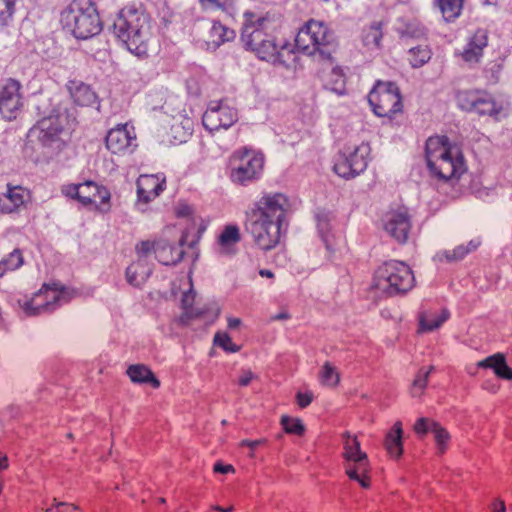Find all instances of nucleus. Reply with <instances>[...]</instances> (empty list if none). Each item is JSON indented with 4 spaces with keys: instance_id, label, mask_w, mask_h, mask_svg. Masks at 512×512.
Listing matches in <instances>:
<instances>
[{
    "instance_id": "obj_1",
    "label": "nucleus",
    "mask_w": 512,
    "mask_h": 512,
    "mask_svg": "<svg viewBox=\"0 0 512 512\" xmlns=\"http://www.w3.org/2000/svg\"><path fill=\"white\" fill-rule=\"evenodd\" d=\"M291 207L289 197L281 192H263L254 202L248 213L247 231L259 249L270 251L279 245Z\"/></svg>"
},
{
    "instance_id": "obj_2",
    "label": "nucleus",
    "mask_w": 512,
    "mask_h": 512,
    "mask_svg": "<svg viewBox=\"0 0 512 512\" xmlns=\"http://www.w3.org/2000/svg\"><path fill=\"white\" fill-rule=\"evenodd\" d=\"M52 98H36L32 104L35 114L42 116L27 132V142L33 146L50 147L69 138L76 126V118L65 109H51Z\"/></svg>"
},
{
    "instance_id": "obj_3",
    "label": "nucleus",
    "mask_w": 512,
    "mask_h": 512,
    "mask_svg": "<svg viewBox=\"0 0 512 512\" xmlns=\"http://www.w3.org/2000/svg\"><path fill=\"white\" fill-rule=\"evenodd\" d=\"M425 158L431 174L439 180H458L467 170L461 149L447 136H432L426 141Z\"/></svg>"
},
{
    "instance_id": "obj_4",
    "label": "nucleus",
    "mask_w": 512,
    "mask_h": 512,
    "mask_svg": "<svg viewBox=\"0 0 512 512\" xmlns=\"http://www.w3.org/2000/svg\"><path fill=\"white\" fill-rule=\"evenodd\" d=\"M149 16L141 6L128 5L122 8L113 23L114 35L137 55L146 52L149 38Z\"/></svg>"
},
{
    "instance_id": "obj_5",
    "label": "nucleus",
    "mask_w": 512,
    "mask_h": 512,
    "mask_svg": "<svg viewBox=\"0 0 512 512\" xmlns=\"http://www.w3.org/2000/svg\"><path fill=\"white\" fill-rule=\"evenodd\" d=\"M265 19H259L258 25H246L241 39L246 49L255 52L262 60L275 65L288 67L295 61L293 51L285 44L278 45L273 36L264 32Z\"/></svg>"
},
{
    "instance_id": "obj_6",
    "label": "nucleus",
    "mask_w": 512,
    "mask_h": 512,
    "mask_svg": "<svg viewBox=\"0 0 512 512\" xmlns=\"http://www.w3.org/2000/svg\"><path fill=\"white\" fill-rule=\"evenodd\" d=\"M60 21L63 29L79 40L92 38L102 30L99 13L91 0H73L61 12Z\"/></svg>"
},
{
    "instance_id": "obj_7",
    "label": "nucleus",
    "mask_w": 512,
    "mask_h": 512,
    "mask_svg": "<svg viewBox=\"0 0 512 512\" xmlns=\"http://www.w3.org/2000/svg\"><path fill=\"white\" fill-rule=\"evenodd\" d=\"M414 286V273L403 261H385L374 272L373 287L385 296L405 295Z\"/></svg>"
},
{
    "instance_id": "obj_8",
    "label": "nucleus",
    "mask_w": 512,
    "mask_h": 512,
    "mask_svg": "<svg viewBox=\"0 0 512 512\" xmlns=\"http://www.w3.org/2000/svg\"><path fill=\"white\" fill-rule=\"evenodd\" d=\"M264 156L255 150L242 148L229 157L228 171L232 183L247 186L260 179L264 169Z\"/></svg>"
},
{
    "instance_id": "obj_9",
    "label": "nucleus",
    "mask_w": 512,
    "mask_h": 512,
    "mask_svg": "<svg viewBox=\"0 0 512 512\" xmlns=\"http://www.w3.org/2000/svg\"><path fill=\"white\" fill-rule=\"evenodd\" d=\"M161 108L171 118L163 141L170 145L186 143L193 134L192 110L187 111L181 98H167Z\"/></svg>"
},
{
    "instance_id": "obj_10",
    "label": "nucleus",
    "mask_w": 512,
    "mask_h": 512,
    "mask_svg": "<svg viewBox=\"0 0 512 512\" xmlns=\"http://www.w3.org/2000/svg\"><path fill=\"white\" fill-rule=\"evenodd\" d=\"M332 40V33L322 22L310 20L298 31L295 46L307 55L319 52L322 56L328 57L330 52L326 47Z\"/></svg>"
},
{
    "instance_id": "obj_11",
    "label": "nucleus",
    "mask_w": 512,
    "mask_h": 512,
    "mask_svg": "<svg viewBox=\"0 0 512 512\" xmlns=\"http://www.w3.org/2000/svg\"><path fill=\"white\" fill-rule=\"evenodd\" d=\"M369 154L370 146L364 142L353 148H344L338 153L333 170L341 178H355L367 169Z\"/></svg>"
},
{
    "instance_id": "obj_12",
    "label": "nucleus",
    "mask_w": 512,
    "mask_h": 512,
    "mask_svg": "<svg viewBox=\"0 0 512 512\" xmlns=\"http://www.w3.org/2000/svg\"><path fill=\"white\" fill-rule=\"evenodd\" d=\"M238 120V111L231 98L211 100L202 116V124L210 133L228 129Z\"/></svg>"
},
{
    "instance_id": "obj_13",
    "label": "nucleus",
    "mask_w": 512,
    "mask_h": 512,
    "mask_svg": "<svg viewBox=\"0 0 512 512\" xmlns=\"http://www.w3.org/2000/svg\"><path fill=\"white\" fill-rule=\"evenodd\" d=\"M64 196L76 199L84 206L94 204L98 209L103 205H108L110 201V192L104 186L98 185L94 181H85L79 184H65L61 187Z\"/></svg>"
},
{
    "instance_id": "obj_14",
    "label": "nucleus",
    "mask_w": 512,
    "mask_h": 512,
    "mask_svg": "<svg viewBox=\"0 0 512 512\" xmlns=\"http://www.w3.org/2000/svg\"><path fill=\"white\" fill-rule=\"evenodd\" d=\"M66 293L63 288L57 284H43L42 287L25 302L23 309L27 315H36L52 312L58 308L62 302H67Z\"/></svg>"
},
{
    "instance_id": "obj_15",
    "label": "nucleus",
    "mask_w": 512,
    "mask_h": 512,
    "mask_svg": "<svg viewBox=\"0 0 512 512\" xmlns=\"http://www.w3.org/2000/svg\"><path fill=\"white\" fill-rule=\"evenodd\" d=\"M384 231L399 244L408 241L412 223L411 216L405 206H397L387 210L382 218Z\"/></svg>"
},
{
    "instance_id": "obj_16",
    "label": "nucleus",
    "mask_w": 512,
    "mask_h": 512,
    "mask_svg": "<svg viewBox=\"0 0 512 512\" xmlns=\"http://www.w3.org/2000/svg\"><path fill=\"white\" fill-rule=\"evenodd\" d=\"M105 142L113 154L132 152L137 146L135 129L128 123L119 124L108 131Z\"/></svg>"
},
{
    "instance_id": "obj_17",
    "label": "nucleus",
    "mask_w": 512,
    "mask_h": 512,
    "mask_svg": "<svg viewBox=\"0 0 512 512\" xmlns=\"http://www.w3.org/2000/svg\"><path fill=\"white\" fill-rule=\"evenodd\" d=\"M139 203L148 204L166 189V177L162 173L142 174L136 181Z\"/></svg>"
},
{
    "instance_id": "obj_18",
    "label": "nucleus",
    "mask_w": 512,
    "mask_h": 512,
    "mask_svg": "<svg viewBox=\"0 0 512 512\" xmlns=\"http://www.w3.org/2000/svg\"><path fill=\"white\" fill-rule=\"evenodd\" d=\"M30 198V193L22 186L7 184L6 191L0 193V214H19Z\"/></svg>"
},
{
    "instance_id": "obj_19",
    "label": "nucleus",
    "mask_w": 512,
    "mask_h": 512,
    "mask_svg": "<svg viewBox=\"0 0 512 512\" xmlns=\"http://www.w3.org/2000/svg\"><path fill=\"white\" fill-rule=\"evenodd\" d=\"M343 439V458L345 460V470L347 467H357V470L364 471L366 463H369L368 456L361 450V444L356 435H351L349 431L342 434Z\"/></svg>"
},
{
    "instance_id": "obj_20",
    "label": "nucleus",
    "mask_w": 512,
    "mask_h": 512,
    "mask_svg": "<svg viewBox=\"0 0 512 512\" xmlns=\"http://www.w3.org/2000/svg\"><path fill=\"white\" fill-rule=\"evenodd\" d=\"M488 37L484 29H478L469 39L467 45L461 53L463 60L469 64L478 63L483 54V49L487 46Z\"/></svg>"
},
{
    "instance_id": "obj_21",
    "label": "nucleus",
    "mask_w": 512,
    "mask_h": 512,
    "mask_svg": "<svg viewBox=\"0 0 512 512\" xmlns=\"http://www.w3.org/2000/svg\"><path fill=\"white\" fill-rule=\"evenodd\" d=\"M240 240L239 227L235 224L226 225L217 239L218 252L226 256L234 254Z\"/></svg>"
},
{
    "instance_id": "obj_22",
    "label": "nucleus",
    "mask_w": 512,
    "mask_h": 512,
    "mask_svg": "<svg viewBox=\"0 0 512 512\" xmlns=\"http://www.w3.org/2000/svg\"><path fill=\"white\" fill-rule=\"evenodd\" d=\"M378 117L392 118L403 109L402 98H367Z\"/></svg>"
},
{
    "instance_id": "obj_23",
    "label": "nucleus",
    "mask_w": 512,
    "mask_h": 512,
    "mask_svg": "<svg viewBox=\"0 0 512 512\" xmlns=\"http://www.w3.org/2000/svg\"><path fill=\"white\" fill-rule=\"evenodd\" d=\"M451 314L448 309L443 308L440 314L430 311L420 312L418 315V332H432L440 328L449 318Z\"/></svg>"
},
{
    "instance_id": "obj_24",
    "label": "nucleus",
    "mask_w": 512,
    "mask_h": 512,
    "mask_svg": "<svg viewBox=\"0 0 512 512\" xmlns=\"http://www.w3.org/2000/svg\"><path fill=\"white\" fill-rule=\"evenodd\" d=\"M463 102L459 107L466 110L475 111L478 115L497 116L502 110L494 101V98H475L469 101V98H462Z\"/></svg>"
},
{
    "instance_id": "obj_25",
    "label": "nucleus",
    "mask_w": 512,
    "mask_h": 512,
    "mask_svg": "<svg viewBox=\"0 0 512 512\" xmlns=\"http://www.w3.org/2000/svg\"><path fill=\"white\" fill-rule=\"evenodd\" d=\"M235 36L236 34L233 29L218 21H213L208 32L206 44L208 49L216 50L222 44L232 41Z\"/></svg>"
},
{
    "instance_id": "obj_26",
    "label": "nucleus",
    "mask_w": 512,
    "mask_h": 512,
    "mask_svg": "<svg viewBox=\"0 0 512 512\" xmlns=\"http://www.w3.org/2000/svg\"><path fill=\"white\" fill-rule=\"evenodd\" d=\"M184 251L182 247L171 245L165 241H157L155 258L163 265H175L182 260Z\"/></svg>"
},
{
    "instance_id": "obj_27",
    "label": "nucleus",
    "mask_w": 512,
    "mask_h": 512,
    "mask_svg": "<svg viewBox=\"0 0 512 512\" xmlns=\"http://www.w3.org/2000/svg\"><path fill=\"white\" fill-rule=\"evenodd\" d=\"M152 267L145 259H137L126 269V279L134 287L142 286L149 278Z\"/></svg>"
},
{
    "instance_id": "obj_28",
    "label": "nucleus",
    "mask_w": 512,
    "mask_h": 512,
    "mask_svg": "<svg viewBox=\"0 0 512 512\" xmlns=\"http://www.w3.org/2000/svg\"><path fill=\"white\" fill-rule=\"evenodd\" d=\"M482 241L479 237L474 238L468 242L467 245L460 244L453 249L443 250L437 254L440 261L457 262L463 260L469 253L477 250Z\"/></svg>"
},
{
    "instance_id": "obj_29",
    "label": "nucleus",
    "mask_w": 512,
    "mask_h": 512,
    "mask_svg": "<svg viewBox=\"0 0 512 512\" xmlns=\"http://www.w3.org/2000/svg\"><path fill=\"white\" fill-rule=\"evenodd\" d=\"M480 368H491L497 377L511 380L512 379V368L507 363L505 356L502 353L493 354L477 363Z\"/></svg>"
},
{
    "instance_id": "obj_30",
    "label": "nucleus",
    "mask_w": 512,
    "mask_h": 512,
    "mask_svg": "<svg viewBox=\"0 0 512 512\" xmlns=\"http://www.w3.org/2000/svg\"><path fill=\"white\" fill-rule=\"evenodd\" d=\"M403 429L402 422L397 421L394 423L391 430L386 434L385 437V448L388 454L394 458H400L403 453Z\"/></svg>"
},
{
    "instance_id": "obj_31",
    "label": "nucleus",
    "mask_w": 512,
    "mask_h": 512,
    "mask_svg": "<svg viewBox=\"0 0 512 512\" xmlns=\"http://www.w3.org/2000/svg\"><path fill=\"white\" fill-rule=\"evenodd\" d=\"M127 375L133 383H150L154 388L160 386V381L154 376L153 372L143 364L130 365L127 369Z\"/></svg>"
},
{
    "instance_id": "obj_32",
    "label": "nucleus",
    "mask_w": 512,
    "mask_h": 512,
    "mask_svg": "<svg viewBox=\"0 0 512 512\" xmlns=\"http://www.w3.org/2000/svg\"><path fill=\"white\" fill-rule=\"evenodd\" d=\"M23 106L21 98H0V115L7 121L14 120L20 114Z\"/></svg>"
},
{
    "instance_id": "obj_33",
    "label": "nucleus",
    "mask_w": 512,
    "mask_h": 512,
    "mask_svg": "<svg viewBox=\"0 0 512 512\" xmlns=\"http://www.w3.org/2000/svg\"><path fill=\"white\" fill-rule=\"evenodd\" d=\"M24 264L23 253L20 249H14L0 261V278L6 273L19 269Z\"/></svg>"
},
{
    "instance_id": "obj_34",
    "label": "nucleus",
    "mask_w": 512,
    "mask_h": 512,
    "mask_svg": "<svg viewBox=\"0 0 512 512\" xmlns=\"http://www.w3.org/2000/svg\"><path fill=\"white\" fill-rule=\"evenodd\" d=\"M324 89L327 92L342 96L345 91V77L338 69H333L324 82Z\"/></svg>"
},
{
    "instance_id": "obj_35",
    "label": "nucleus",
    "mask_w": 512,
    "mask_h": 512,
    "mask_svg": "<svg viewBox=\"0 0 512 512\" xmlns=\"http://www.w3.org/2000/svg\"><path fill=\"white\" fill-rule=\"evenodd\" d=\"M433 370L434 366H429L428 368L422 367L418 370L411 386V395L413 397H419L423 394L427 387L429 376Z\"/></svg>"
},
{
    "instance_id": "obj_36",
    "label": "nucleus",
    "mask_w": 512,
    "mask_h": 512,
    "mask_svg": "<svg viewBox=\"0 0 512 512\" xmlns=\"http://www.w3.org/2000/svg\"><path fill=\"white\" fill-rule=\"evenodd\" d=\"M438 5L446 21L455 20L461 12L462 0H438Z\"/></svg>"
},
{
    "instance_id": "obj_37",
    "label": "nucleus",
    "mask_w": 512,
    "mask_h": 512,
    "mask_svg": "<svg viewBox=\"0 0 512 512\" xmlns=\"http://www.w3.org/2000/svg\"><path fill=\"white\" fill-rule=\"evenodd\" d=\"M319 379L322 385L335 387L340 382V374L330 362H325L319 372Z\"/></svg>"
},
{
    "instance_id": "obj_38",
    "label": "nucleus",
    "mask_w": 512,
    "mask_h": 512,
    "mask_svg": "<svg viewBox=\"0 0 512 512\" xmlns=\"http://www.w3.org/2000/svg\"><path fill=\"white\" fill-rule=\"evenodd\" d=\"M401 96L395 82L378 80L370 90L368 96Z\"/></svg>"
},
{
    "instance_id": "obj_39",
    "label": "nucleus",
    "mask_w": 512,
    "mask_h": 512,
    "mask_svg": "<svg viewBox=\"0 0 512 512\" xmlns=\"http://www.w3.org/2000/svg\"><path fill=\"white\" fill-rule=\"evenodd\" d=\"M206 10H222L233 16L236 13L235 0H200Z\"/></svg>"
},
{
    "instance_id": "obj_40",
    "label": "nucleus",
    "mask_w": 512,
    "mask_h": 512,
    "mask_svg": "<svg viewBox=\"0 0 512 512\" xmlns=\"http://www.w3.org/2000/svg\"><path fill=\"white\" fill-rule=\"evenodd\" d=\"M411 65L415 68L423 66L431 58V51L427 46H417L409 50Z\"/></svg>"
},
{
    "instance_id": "obj_41",
    "label": "nucleus",
    "mask_w": 512,
    "mask_h": 512,
    "mask_svg": "<svg viewBox=\"0 0 512 512\" xmlns=\"http://www.w3.org/2000/svg\"><path fill=\"white\" fill-rule=\"evenodd\" d=\"M370 464L366 463L365 470H357V467H347L345 470L349 479L357 481L363 488L370 487V477L368 476Z\"/></svg>"
},
{
    "instance_id": "obj_42",
    "label": "nucleus",
    "mask_w": 512,
    "mask_h": 512,
    "mask_svg": "<svg viewBox=\"0 0 512 512\" xmlns=\"http://www.w3.org/2000/svg\"><path fill=\"white\" fill-rule=\"evenodd\" d=\"M16 12V0H0V27L8 25Z\"/></svg>"
},
{
    "instance_id": "obj_43",
    "label": "nucleus",
    "mask_w": 512,
    "mask_h": 512,
    "mask_svg": "<svg viewBox=\"0 0 512 512\" xmlns=\"http://www.w3.org/2000/svg\"><path fill=\"white\" fill-rule=\"evenodd\" d=\"M281 425L288 434L302 435L305 431V426L299 418H291L283 415L281 417Z\"/></svg>"
},
{
    "instance_id": "obj_44",
    "label": "nucleus",
    "mask_w": 512,
    "mask_h": 512,
    "mask_svg": "<svg viewBox=\"0 0 512 512\" xmlns=\"http://www.w3.org/2000/svg\"><path fill=\"white\" fill-rule=\"evenodd\" d=\"M21 84L13 78L0 80V96H20Z\"/></svg>"
},
{
    "instance_id": "obj_45",
    "label": "nucleus",
    "mask_w": 512,
    "mask_h": 512,
    "mask_svg": "<svg viewBox=\"0 0 512 512\" xmlns=\"http://www.w3.org/2000/svg\"><path fill=\"white\" fill-rule=\"evenodd\" d=\"M66 86L70 96H88L91 93L95 96L91 87L80 80H70Z\"/></svg>"
},
{
    "instance_id": "obj_46",
    "label": "nucleus",
    "mask_w": 512,
    "mask_h": 512,
    "mask_svg": "<svg viewBox=\"0 0 512 512\" xmlns=\"http://www.w3.org/2000/svg\"><path fill=\"white\" fill-rule=\"evenodd\" d=\"M214 344L221 347L227 352H238L240 347L233 343L231 337L227 333L217 332L214 336Z\"/></svg>"
},
{
    "instance_id": "obj_47",
    "label": "nucleus",
    "mask_w": 512,
    "mask_h": 512,
    "mask_svg": "<svg viewBox=\"0 0 512 512\" xmlns=\"http://www.w3.org/2000/svg\"><path fill=\"white\" fill-rule=\"evenodd\" d=\"M438 423L430 418L421 417L414 424V432L419 436L423 437L428 432H432Z\"/></svg>"
},
{
    "instance_id": "obj_48",
    "label": "nucleus",
    "mask_w": 512,
    "mask_h": 512,
    "mask_svg": "<svg viewBox=\"0 0 512 512\" xmlns=\"http://www.w3.org/2000/svg\"><path fill=\"white\" fill-rule=\"evenodd\" d=\"M432 433L434 434L435 442L439 452L444 453L450 439L448 431L438 423Z\"/></svg>"
},
{
    "instance_id": "obj_49",
    "label": "nucleus",
    "mask_w": 512,
    "mask_h": 512,
    "mask_svg": "<svg viewBox=\"0 0 512 512\" xmlns=\"http://www.w3.org/2000/svg\"><path fill=\"white\" fill-rule=\"evenodd\" d=\"M157 246V242H151V241H141L138 243L135 247L138 259H145L147 260V257L154 253L155 254V248Z\"/></svg>"
},
{
    "instance_id": "obj_50",
    "label": "nucleus",
    "mask_w": 512,
    "mask_h": 512,
    "mask_svg": "<svg viewBox=\"0 0 512 512\" xmlns=\"http://www.w3.org/2000/svg\"><path fill=\"white\" fill-rule=\"evenodd\" d=\"M195 300V292L190 289L188 292H185L182 296V307L185 310V314L188 316H192V306Z\"/></svg>"
},
{
    "instance_id": "obj_51",
    "label": "nucleus",
    "mask_w": 512,
    "mask_h": 512,
    "mask_svg": "<svg viewBox=\"0 0 512 512\" xmlns=\"http://www.w3.org/2000/svg\"><path fill=\"white\" fill-rule=\"evenodd\" d=\"M46 512H79V509L72 504L58 502L55 506L48 508Z\"/></svg>"
},
{
    "instance_id": "obj_52",
    "label": "nucleus",
    "mask_w": 512,
    "mask_h": 512,
    "mask_svg": "<svg viewBox=\"0 0 512 512\" xmlns=\"http://www.w3.org/2000/svg\"><path fill=\"white\" fill-rule=\"evenodd\" d=\"M297 404L301 408H306L313 401V394L311 392H298L296 395Z\"/></svg>"
},
{
    "instance_id": "obj_53",
    "label": "nucleus",
    "mask_w": 512,
    "mask_h": 512,
    "mask_svg": "<svg viewBox=\"0 0 512 512\" xmlns=\"http://www.w3.org/2000/svg\"><path fill=\"white\" fill-rule=\"evenodd\" d=\"M255 378L254 373L251 370L243 371L238 379V384L242 387L248 386L251 381Z\"/></svg>"
},
{
    "instance_id": "obj_54",
    "label": "nucleus",
    "mask_w": 512,
    "mask_h": 512,
    "mask_svg": "<svg viewBox=\"0 0 512 512\" xmlns=\"http://www.w3.org/2000/svg\"><path fill=\"white\" fill-rule=\"evenodd\" d=\"M213 471L215 473L226 474V473L234 472L235 470H234V467L230 464H223L221 462H217L214 464Z\"/></svg>"
},
{
    "instance_id": "obj_55",
    "label": "nucleus",
    "mask_w": 512,
    "mask_h": 512,
    "mask_svg": "<svg viewBox=\"0 0 512 512\" xmlns=\"http://www.w3.org/2000/svg\"><path fill=\"white\" fill-rule=\"evenodd\" d=\"M501 72V65L494 63L487 71L486 73H490L489 79L493 82H497L499 80V74Z\"/></svg>"
},
{
    "instance_id": "obj_56",
    "label": "nucleus",
    "mask_w": 512,
    "mask_h": 512,
    "mask_svg": "<svg viewBox=\"0 0 512 512\" xmlns=\"http://www.w3.org/2000/svg\"><path fill=\"white\" fill-rule=\"evenodd\" d=\"M265 442H266L265 439H257V440L244 439L240 442V445L247 446V447L251 448L252 450H254L255 448L264 444Z\"/></svg>"
},
{
    "instance_id": "obj_57",
    "label": "nucleus",
    "mask_w": 512,
    "mask_h": 512,
    "mask_svg": "<svg viewBox=\"0 0 512 512\" xmlns=\"http://www.w3.org/2000/svg\"><path fill=\"white\" fill-rule=\"evenodd\" d=\"M9 467L8 458L5 453L0 450V472Z\"/></svg>"
},
{
    "instance_id": "obj_58",
    "label": "nucleus",
    "mask_w": 512,
    "mask_h": 512,
    "mask_svg": "<svg viewBox=\"0 0 512 512\" xmlns=\"http://www.w3.org/2000/svg\"><path fill=\"white\" fill-rule=\"evenodd\" d=\"M241 324V320L239 318L229 317L228 318V327L230 329H235L239 327Z\"/></svg>"
},
{
    "instance_id": "obj_59",
    "label": "nucleus",
    "mask_w": 512,
    "mask_h": 512,
    "mask_svg": "<svg viewBox=\"0 0 512 512\" xmlns=\"http://www.w3.org/2000/svg\"><path fill=\"white\" fill-rule=\"evenodd\" d=\"M492 512H505L504 502L503 501L494 502Z\"/></svg>"
},
{
    "instance_id": "obj_60",
    "label": "nucleus",
    "mask_w": 512,
    "mask_h": 512,
    "mask_svg": "<svg viewBox=\"0 0 512 512\" xmlns=\"http://www.w3.org/2000/svg\"><path fill=\"white\" fill-rule=\"evenodd\" d=\"M259 275L262 276V277H267V278H273L274 277V273L271 270H268V269H261L259 271Z\"/></svg>"
},
{
    "instance_id": "obj_61",
    "label": "nucleus",
    "mask_w": 512,
    "mask_h": 512,
    "mask_svg": "<svg viewBox=\"0 0 512 512\" xmlns=\"http://www.w3.org/2000/svg\"><path fill=\"white\" fill-rule=\"evenodd\" d=\"M380 24H377V26H379ZM374 31H373V41L375 42L376 45H378L379 43V39H380V34L378 32V27H373Z\"/></svg>"
},
{
    "instance_id": "obj_62",
    "label": "nucleus",
    "mask_w": 512,
    "mask_h": 512,
    "mask_svg": "<svg viewBox=\"0 0 512 512\" xmlns=\"http://www.w3.org/2000/svg\"><path fill=\"white\" fill-rule=\"evenodd\" d=\"M213 509L216 510V511H219V512H231L232 511V507H228V508H223L221 506H213Z\"/></svg>"
},
{
    "instance_id": "obj_63",
    "label": "nucleus",
    "mask_w": 512,
    "mask_h": 512,
    "mask_svg": "<svg viewBox=\"0 0 512 512\" xmlns=\"http://www.w3.org/2000/svg\"><path fill=\"white\" fill-rule=\"evenodd\" d=\"M287 318H288L287 314L281 313V314L276 315L273 319L279 320V319H287Z\"/></svg>"
}]
</instances>
